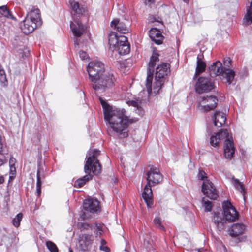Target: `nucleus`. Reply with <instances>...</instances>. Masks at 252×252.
<instances>
[{
    "label": "nucleus",
    "mask_w": 252,
    "mask_h": 252,
    "mask_svg": "<svg viewBox=\"0 0 252 252\" xmlns=\"http://www.w3.org/2000/svg\"><path fill=\"white\" fill-rule=\"evenodd\" d=\"M184 1H188V0H183Z\"/></svg>",
    "instance_id": "53"
},
{
    "label": "nucleus",
    "mask_w": 252,
    "mask_h": 252,
    "mask_svg": "<svg viewBox=\"0 0 252 252\" xmlns=\"http://www.w3.org/2000/svg\"><path fill=\"white\" fill-rule=\"evenodd\" d=\"M149 36L151 39L157 44H161L162 43L163 36L160 31L157 28H151L149 31Z\"/></svg>",
    "instance_id": "19"
},
{
    "label": "nucleus",
    "mask_w": 252,
    "mask_h": 252,
    "mask_svg": "<svg viewBox=\"0 0 252 252\" xmlns=\"http://www.w3.org/2000/svg\"><path fill=\"white\" fill-rule=\"evenodd\" d=\"M154 224L157 227L161 230H164V226L162 225L161 220L159 217H156L154 220Z\"/></svg>",
    "instance_id": "35"
},
{
    "label": "nucleus",
    "mask_w": 252,
    "mask_h": 252,
    "mask_svg": "<svg viewBox=\"0 0 252 252\" xmlns=\"http://www.w3.org/2000/svg\"><path fill=\"white\" fill-rule=\"evenodd\" d=\"M199 178L203 181L207 179V177L206 176V173L203 171H200L199 173Z\"/></svg>",
    "instance_id": "42"
},
{
    "label": "nucleus",
    "mask_w": 252,
    "mask_h": 252,
    "mask_svg": "<svg viewBox=\"0 0 252 252\" xmlns=\"http://www.w3.org/2000/svg\"><path fill=\"white\" fill-rule=\"evenodd\" d=\"M81 228L83 229H93V225L88 223H83Z\"/></svg>",
    "instance_id": "44"
},
{
    "label": "nucleus",
    "mask_w": 252,
    "mask_h": 252,
    "mask_svg": "<svg viewBox=\"0 0 252 252\" xmlns=\"http://www.w3.org/2000/svg\"><path fill=\"white\" fill-rule=\"evenodd\" d=\"M109 44L110 48L117 51L120 55H126L130 51V46L125 36H118L115 32L109 35Z\"/></svg>",
    "instance_id": "6"
},
{
    "label": "nucleus",
    "mask_w": 252,
    "mask_h": 252,
    "mask_svg": "<svg viewBox=\"0 0 252 252\" xmlns=\"http://www.w3.org/2000/svg\"><path fill=\"white\" fill-rule=\"evenodd\" d=\"M127 104L129 106H132L136 108V111H137V113L139 115H143V111L141 107L142 100L141 99L138 98L135 100L127 101Z\"/></svg>",
    "instance_id": "25"
},
{
    "label": "nucleus",
    "mask_w": 252,
    "mask_h": 252,
    "mask_svg": "<svg viewBox=\"0 0 252 252\" xmlns=\"http://www.w3.org/2000/svg\"><path fill=\"white\" fill-rule=\"evenodd\" d=\"M79 56L81 59L83 60H85L88 58V55L87 53L83 51H80L79 52Z\"/></svg>",
    "instance_id": "43"
},
{
    "label": "nucleus",
    "mask_w": 252,
    "mask_h": 252,
    "mask_svg": "<svg viewBox=\"0 0 252 252\" xmlns=\"http://www.w3.org/2000/svg\"><path fill=\"white\" fill-rule=\"evenodd\" d=\"M3 164V161L0 159V166H1Z\"/></svg>",
    "instance_id": "51"
},
{
    "label": "nucleus",
    "mask_w": 252,
    "mask_h": 252,
    "mask_svg": "<svg viewBox=\"0 0 252 252\" xmlns=\"http://www.w3.org/2000/svg\"><path fill=\"white\" fill-rule=\"evenodd\" d=\"M155 82L154 83V87H153V90L155 94H158L160 89L162 88V86L164 84L165 80V79H161V78L159 79H157L155 77Z\"/></svg>",
    "instance_id": "29"
},
{
    "label": "nucleus",
    "mask_w": 252,
    "mask_h": 252,
    "mask_svg": "<svg viewBox=\"0 0 252 252\" xmlns=\"http://www.w3.org/2000/svg\"><path fill=\"white\" fill-rule=\"evenodd\" d=\"M146 4L151 3L153 2V0H144Z\"/></svg>",
    "instance_id": "49"
},
{
    "label": "nucleus",
    "mask_w": 252,
    "mask_h": 252,
    "mask_svg": "<svg viewBox=\"0 0 252 252\" xmlns=\"http://www.w3.org/2000/svg\"><path fill=\"white\" fill-rule=\"evenodd\" d=\"M196 92L198 94H203L211 91L214 88L212 80L205 77H199L195 86Z\"/></svg>",
    "instance_id": "8"
},
{
    "label": "nucleus",
    "mask_w": 252,
    "mask_h": 252,
    "mask_svg": "<svg viewBox=\"0 0 252 252\" xmlns=\"http://www.w3.org/2000/svg\"><path fill=\"white\" fill-rule=\"evenodd\" d=\"M95 230L94 232L96 235H101L103 231V225L100 224H96L95 226Z\"/></svg>",
    "instance_id": "39"
},
{
    "label": "nucleus",
    "mask_w": 252,
    "mask_h": 252,
    "mask_svg": "<svg viewBox=\"0 0 252 252\" xmlns=\"http://www.w3.org/2000/svg\"><path fill=\"white\" fill-rule=\"evenodd\" d=\"M15 159L14 158H11L10 159L9 164H10V169H11V170H12V168H14V170H15V167L14 166V164L15 163Z\"/></svg>",
    "instance_id": "45"
},
{
    "label": "nucleus",
    "mask_w": 252,
    "mask_h": 252,
    "mask_svg": "<svg viewBox=\"0 0 252 252\" xmlns=\"http://www.w3.org/2000/svg\"><path fill=\"white\" fill-rule=\"evenodd\" d=\"M223 216L226 220L232 222L238 218V213L229 201L224 202L222 204Z\"/></svg>",
    "instance_id": "11"
},
{
    "label": "nucleus",
    "mask_w": 252,
    "mask_h": 252,
    "mask_svg": "<svg viewBox=\"0 0 252 252\" xmlns=\"http://www.w3.org/2000/svg\"><path fill=\"white\" fill-rule=\"evenodd\" d=\"M10 171L12 175H14L15 174V170L14 171V168H12V170L10 169Z\"/></svg>",
    "instance_id": "50"
},
{
    "label": "nucleus",
    "mask_w": 252,
    "mask_h": 252,
    "mask_svg": "<svg viewBox=\"0 0 252 252\" xmlns=\"http://www.w3.org/2000/svg\"><path fill=\"white\" fill-rule=\"evenodd\" d=\"M227 129H221L219 132L215 133L210 137V144L214 147L219 146L220 142L223 139H226L227 135H230Z\"/></svg>",
    "instance_id": "15"
},
{
    "label": "nucleus",
    "mask_w": 252,
    "mask_h": 252,
    "mask_svg": "<svg viewBox=\"0 0 252 252\" xmlns=\"http://www.w3.org/2000/svg\"><path fill=\"white\" fill-rule=\"evenodd\" d=\"M203 55L202 53L199 54L197 57V66L194 75L195 77H197V75L204 72L205 70L206 65V63L203 61Z\"/></svg>",
    "instance_id": "24"
},
{
    "label": "nucleus",
    "mask_w": 252,
    "mask_h": 252,
    "mask_svg": "<svg viewBox=\"0 0 252 252\" xmlns=\"http://www.w3.org/2000/svg\"><path fill=\"white\" fill-rule=\"evenodd\" d=\"M2 149H3V143L2 141V137L0 135V153H1L2 152Z\"/></svg>",
    "instance_id": "47"
},
{
    "label": "nucleus",
    "mask_w": 252,
    "mask_h": 252,
    "mask_svg": "<svg viewBox=\"0 0 252 252\" xmlns=\"http://www.w3.org/2000/svg\"><path fill=\"white\" fill-rule=\"evenodd\" d=\"M129 25L130 23L127 20H125L124 21H120L119 19H115L111 22V27L112 28L124 34L129 32Z\"/></svg>",
    "instance_id": "13"
},
{
    "label": "nucleus",
    "mask_w": 252,
    "mask_h": 252,
    "mask_svg": "<svg viewBox=\"0 0 252 252\" xmlns=\"http://www.w3.org/2000/svg\"><path fill=\"white\" fill-rule=\"evenodd\" d=\"M41 181L40 177L39 171L37 172V184H36V191L37 195L39 196L41 193Z\"/></svg>",
    "instance_id": "34"
},
{
    "label": "nucleus",
    "mask_w": 252,
    "mask_h": 252,
    "mask_svg": "<svg viewBox=\"0 0 252 252\" xmlns=\"http://www.w3.org/2000/svg\"><path fill=\"white\" fill-rule=\"evenodd\" d=\"M169 65L167 63H162L158 65L156 68L155 76L156 79L165 80V76L169 72Z\"/></svg>",
    "instance_id": "18"
},
{
    "label": "nucleus",
    "mask_w": 252,
    "mask_h": 252,
    "mask_svg": "<svg viewBox=\"0 0 252 252\" xmlns=\"http://www.w3.org/2000/svg\"><path fill=\"white\" fill-rule=\"evenodd\" d=\"M210 76L215 77L220 75L223 72L224 70L222 67V64L220 62L217 61L214 63L209 68Z\"/></svg>",
    "instance_id": "20"
},
{
    "label": "nucleus",
    "mask_w": 252,
    "mask_h": 252,
    "mask_svg": "<svg viewBox=\"0 0 252 252\" xmlns=\"http://www.w3.org/2000/svg\"><path fill=\"white\" fill-rule=\"evenodd\" d=\"M104 70V64L100 62H91L88 65L89 78L93 82V88L95 91L104 90L105 88L112 86L116 80L112 74L103 75Z\"/></svg>",
    "instance_id": "1"
},
{
    "label": "nucleus",
    "mask_w": 252,
    "mask_h": 252,
    "mask_svg": "<svg viewBox=\"0 0 252 252\" xmlns=\"http://www.w3.org/2000/svg\"><path fill=\"white\" fill-rule=\"evenodd\" d=\"M246 227L242 223L234 224L229 230L231 236L236 237L242 234L245 231Z\"/></svg>",
    "instance_id": "22"
},
{
    "label": "nucleus",
    "mask_w": 252,
    "mask_h": 252,
    "mask_svg": "<svg viewBox=\"0 0 252 252\" xmlns=\"http://www.w3.org/2000/svg\"><path fill=\"white\" fill-rule=\"evenodd\" d=\"M233 183L235 188L237 190H239L244 195L245 193V189L243 183L237 179H233Z\"/></svg>",
    "instance_id": "30"
},
{
    "label": "nucleus",
    "mask_w": 252,
    "mask_h": 252,
    "mask_svg": "<svg viewBox=\"0 0 252 252\" xmlns=\"http://www.w3.org/2000/svg\"><path fill=\"white\" fill-rule=\"evenodd\" d=\"M124 110L110 109L105 112V120L107 122L113 131L121 138L128 136L127 128L129 123H131L125 114Z\"/></svg>",
    "instance_id": "2"
},
{
    "label": "nucleus",
    "mask_w": 252,
    "mask_h": 252,
    "mask_svg": "<svg viewBox=\"0 0 252 252\" xmlns=\"http://www.w3.org/2000/svg\"><path fill=\"white\" fill-rule=\"evenodd\" d=\"M231 60L229 57H226L224 59L223 64L226 68H229L231 65Z\"/></svg>",
    "instance_id": "41"
},
{
    "label": "nucleus",
    "mask_w": 252,
    "mask_h": 252,
    "mask_svg": "<svg viewBox=\"0 0 252 252\" xmlns=\"http://www.w3.org/2000/svg\"><path fill=\"white\" fill-rule=\"evenodd\" d=\"M0 81L2 83L7 82L6 75L3 69H0Z\"/></svg>",
    "instance_id": "40"
},
{
    "label": "nucleus",
    "mask_w": 252,
    "mask_h": 252,
    "mask_svg": "<svg viewBox=\"0 0 252 252\" xmlns=\"http://www.w3.org/2000/svg\"><path fill=\"white\" fill-rule=\"evenodd\" d=\"M202 192L210 199L215 200L218 196V192L213 184L209 180L206 179L203 182L202 185Z\"/></svg>",
    "instance_id": "10"
},
{
    "label": "nucleus",
    "mask_w": 252,
    "mask_h": 252,
    "mask_svg": "<svg viewBox=\"0 0 252 252\" xmlns=\"http://www.w3.org/2000/svg\"><path fill=\"white\" fill-rule=\"evenodd\" d=\"M41 25L40 10L37 8L32 7L27 13L20 27L23 32L26 34H28Z\"/></svg>",
    "instance_id": "5"
},
{
    "label": "nucleus",
    "mask_w": 252,
    "mask_h": 252,
    "mask_svg": "<svg viewBox=\"0 0 252 252\" xmlns=\"http://www.w3.org/2000/svg\"><path fill=\"white\" fill-rule=\"evenodd\" d=\"M245 18L247 21H250L252 23V2H250V6L247 10Z\"/></svg>",
    "instance_id": "33"
},
{
    "label": "nucleus",
    "mask_w": 252,
    "mask_h": 252,
    "mask_svg": "<svg viewBox=\"0 0 252 252\" xmlns=\"http://www.w3.org/2000/svg\"><path fill=\"white\" fill-rule=\"evenodd\" d=\"M150 22H157L158 23L162 24V19L160 17L157 16L150 15L148 18Z\"/></svg>",
    "instance_id": "37"
},
{
    "label": "nucleus",
    "mask_w": 252,
    "mask_h": 252,
    "mask_svg": "<svg viewBox=\"0 0 252 252\" xmlns=\"http://www.w3.org/2000/svg\"><path fill=\"white\" fill-rule=\"evenodd\" d=\"M218 100L215 96L210 95L206 97L200 96L198 102L201 109L205 112L214 109L218 104Z\"/></svg>",
    "instance_id": "9"
},
{
    "label": "nucleus",
    "mask_w": 252,
    "mask_h": 252,
    "mask_svg": "<svg viewBox=\"0 0 252 252\" xmlns=\"http://www.w3.org/2000/svg\"><path fill=\"white\" fill-rule=\"evenodd\" d=\"M46 246L50 252H58V249L55 244L50 241L46 243Z\"/></svg>",
    "instance_id": "32"
},
{
    "label": "nucleus",
    "mask_w": 252,
    "mask_h": 252,
    "mask_svg": "<svg viewBox=\"0 0 252 252\" xmlns=\"http://www.w3.org/2000/svg\"><path fill=\"white\" fill-rule=\"evenodd\" d=\"M146 176L147 184L144 188L142 197L147 207L151 208L153 205V193L151 187L160 184L163 180V176L158 168L152 166L147 171Z\"/></svg>",
    "instance_id": "3"
},
{
    "label": "nucleus",
    "mask_w": 252,
    "mask_h": 252,
    "mask_svg": "<svg viewBox=\"0 0 252 252\" xmlns=\"http://www.w3.org/2000/svg\"><path fill=\"white\" fill-rule=\"evenodd\" d=\"M94 237L92 234H81L78 237V248L83 252H87L91 249Z\"/></svg>",
    "instance_id": "12"
},
{
    "label": "nucleus",
    "mask_w": 252,
    "mask_h": 252,
    "mask_svg": "<svg viewBox=\"0 0 252 252\" xmlns=\"http://www.w3.org/2000/svg\"><path fill=\"white\" fill-rule=\"evenodd\" d=\"M235 152L232 136L230 134L227 135V139L224 141V154L227 158H231Z\"/></svg>",
    "instance_id": "16"
},
{
    "label": "nucleus",
    "mask_w": 252,
    "mask_h": 252,
    "mask_svg": "<svg viewBox=\"0 0 252 252\" xmlns=\"http://www.w3.org/2000/svg\"><path fill=\"white\" fill-rule=\"evenodd\" d=\"M202 201L203 202V206L205 208L206 211H211L212 210V203L209 201H205L204 200V198L202 199Z\"/></svg>",
    "instance_id": "38"
},
{
    "label": "nucleus",
    "mask_w": 252,
    "mask_h": 252,
    "mask_svg": "<svg viewBox=\"0 0 252 252\" xmlns=\"http://www.w3.org/2000/svg\"><path fill=\"white\" fill-rule=\"evenodd\" d=\"M100 155V152L97 150H93L90 151L89 157L86 162L84 166L85 172L87 175L84 176L81 178L77 180L74 186L76 187H81L83 186L87 181L92 178V176L90 174L91 171H92L95 174H98L101 170V167L97 159V157Z\"/></svg>",
    "instance_id": "4"
},
{
    "label": "nucleus",
    "mask_w": 252,
    "mask_h": 252,
    "mask_svg": "<svg viewBox=\"0 0 252 252\" xmlns=\"http://www.w3.org/2000/svg\"><path fill=\"white\" fill-rule=\"evenodd\" d=\"M83 208L91 213H96L100 211V207L99 201L93 198H89L84 200Z\"/></svg>",
    "instance_id": "14"
},
{
    "label": "nucleus",
    "mask_w": 252,
    "mask_h": 252,
    "mask_svg": "<svg viewBox=\"0 0 252 252\" xmlns=\"http://www.w3.org/2000/svg\"><path fill=\"white\" fill-rule=\"evenodd\" d=\"M4 181V178L2 176H0V184H2Z\"/></svg>",
    "instance_id": "48"
},
{
    "label": "nucleus",
    "mask_w": 252,
    "mask_h": 252,
    "mask_svg": "<svg viewBox=\"0 0 252 252\" xmlns=\"http://www.w3.org/2000/svg\"><path fill=\"white\" fill-rule=\"evenodd\" d=\"M0 14L7 18L15 20V18L13 16L11 12L6 5L0 6Z\"/></svg>",
    "instance_id": "27"
},
{
    "label": "nucleus",
    "mask_w": 252,
    "mask_h": 252,
    "mask_svg": "<svg viewBox=\"0 0 252 252\" xmlns=\"http://www.w3.org/2000/svg\"><path fill=\"white\" fill-rule=\"evenodd\" d=\"M103 243H105V241L104 240H102V241H101V243H102V244Z\"/></svg>",
    "instance_id": "52"
},
{
    "label": "nucleus",
    "mask_w": 252,
    "mask_h": 252,
    "mask_svg": "<svg viewBox=\"0 0 252 252\" xmlns=\"http://www.w3.org/2000/svg\"><path fill=\"white\" fill-rule=\"evenodd\" d=\"M70 252H72V251L71 250L70 251Z\"/></svg>",
    "instance_id": "54"
},
{
    "label": "nucleus",
    "mask_w": 252,
    "mask_h": 252,
    "mask_svg": "<svg viewBox=\"0 0 252 252\" xmlns=\"http://www.w3.org/2000/svg\"><path fill=\"white\" fill-rule=\"evenodd\" d=\"M100 249L101 250H102V251L105 252H109V251H110V249L108 247H107L106 246L103 245L100 246Z\"/></svg>",
    "instance_id": "46"
},
{
    "label": "nucleus",
    "mask_w": 252,
    "mask_h": 252,
    "mask_svg": "<svg viewBox=\"0 0 252 252\" xmlns=\"http://www.w3.org/2000/svg\"><path fill=\"white\" fill-rule=\"evenodd\" d=\"M70 29L74 35L77 37H80L86 30L84 26L77 19L70 23Z\"/></svg>",
    "instance_id": "17"
},
{
    "label": "nucleus",
    "mask_w": 252,
    "mask_h": 252,
    "mask_svg": "<svg viewBox=\"0 0 252 252\" xmlns=\"http://www.w3.org/2000/svg\"><path fill=\"white\" fill-rule=\"evenodd\" d=\"M213 221L217 228L219 231H221L225 228L226 220H225L224 219L222 218L220 213H215Z\"/></svg>",
    "instance_id": "23"
},
{
    "label": "nucleus",
    "mask_w": 252,
    "mask_h": 252,
    "mask_svg": "<svg viewBox=\"0 0 252 252\" xmlns=\"http://www.w3.org/2000/svg\"><path fill=\"white\" fill-rule=\"evenodd\" d=\"M214 125L218 127H221L225 123L226 118L224 113L216 111L213 117Z\"/></svg>",
    "instance_id": "21"
},
{
    "label": "nucleus",
    "mask_w": 252,
    "mask_h": 252,
    "mask_svg": "<svg viewBox=\"0 0 252 252\" xmlns=\"http://www.w3.org/2000/svg\"><path fill=\"white\" fill-rule=\"evenodd\" d=\"M99 100L100 101L101 104L103 107L104 109V115H105V112L106 110H108L110 109V111H113L114 109H113L112 107L107 104V103L101 98H99Z\"/></svg>",
    "instance_id": "36"
},
{
    "label": "nucleus",
    "mask_w": 252,
    "mask_h": 252,
    "mask_svg": "<svg viewBox=\"0 0 252 252\" xmlns=\"http://www.w3.org/2000/svg\"><path fill=\"white\" fill-rule=\"evenodd\" d=\"M69 3L72 10L74 12V14L80 15L85 12V9L83 7H81L77 2L74 0H70Z\"/></svg>",
    "instance_id": "26"
},
{
    "label": "nucleus",
    "mask_w": 252,
    "mask_h": 252,
    "mask_svg": "<svg viewBox=\"0 0 252 252\" xmlns=\"http://www.w3.org/2000/svg\"><path fill=\"white\" fill-rule=\"evenodd\" d=\"M159 61L158 54L154 52L150 58L149 63V66L147 71V76L146 78V87L149 94L152 93V83L153 80V68L156 64L157 62Z\"/></svg>",
    "instance_id": "7"
},
{
    "label": "nucleus",
    "mask_w": 252,
    "mask_h": 252,
    "mask_svg": "<svg viewBox=\"0 0 252 252\" xmlns=\"http://www.w3.org/2000/svg\"><path fill=\"white\" fill-rule=\"evenodd\" d=\"M22 218L23 214L21 213L18 214L12 221L13 225L18 227L20 225Z\"/></svg>",
    "instance_id": "31"
},
{
    "label": "nucleus",
    "mask_w": 252,
    "mask_h": 252,
    "mask_svg": "<svg viewBox=\"0 0 252 252\" xmlns=\"http://www.w3.org/2000/svg\"><path fill=\"white\" fill-rule=\"evenodd\" d=\"M223 72L225 73L227 82L228 84H231L234 79L235 71L232 69H225Z\"/></svg>",
    "instance_id": "28"
}]
</instances>
